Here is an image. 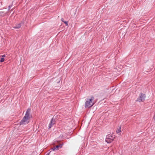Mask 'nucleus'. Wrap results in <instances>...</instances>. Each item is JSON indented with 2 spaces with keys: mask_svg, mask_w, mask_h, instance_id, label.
I'll list each match as a JSON object with an SVG mask.
<instances>
[{
  "mask_svg": "<svg viewBox=\"0 0 155 155\" xmlns=\"http://www.w3.org/2000/svg\"><path fill=\"white\" fill-rule=\"evenodd\" d=\"M55 124V120L53 118L51 119V121L49 125V128H50Z\"/></svg>",
  "mask_w": 155,
  "mask_h": 155,
  "instance_id": "nucleus-4",
  "label": "nucleus"
},
{
  "mask_svg": "<svg viewBox=\"0 0 155 155\" xmlns=\"http://www.w3.org/2000/svg\"><path fill=\"white\" fill-rule=\"evenodd\" d=\"M62 145L61 144L60 145H57L55 147H54V148H53L51 149V150L54 151L55 150H58L59 149V147H62Z\"/></svg>",
  "mask_w": 155,
  "mask_h": 155,
  "instance_id": "nucleus-5",
  "label": "nucleus"
},
{
  "mask_svg": "<svg viewBox=\"0 0 155 155\" xmlns=\"http://www.w3.org/2000/svg\"><path fill=\"white\" fill-rule=\"evenodd\" d=\"M153 118L155 120V112L154 113V114L153 116Z\"/></svg>",
  "mask_w": 155,
  "mask_h": 155,
  "instance_id": "nucleus-13",
  "label": "nucleus"
},
{
  "mask_svg": "<svg viewBox=\"0 0 155 155\" xmlns=\"http://www.w3.org/2000/svg\"><path fill=\"white\" fill-rule=\"evenodd\" d=\"M22 22H21L20 23H19L17 24L15 26L13 27V28L15 29H19L21 26V24L22 23Z\"/></svg>",
  "mask_w": 155,
  "mask_h": 155,
  "instance_id": "nucleus-7",
  "label": "nucleus"
},
{
  "mask_svg": "<svg viewBox=\"0 0 155 155\" xmlns=\"http://www.w3.org/2000/svg\"><path fill=\"white\" fill-rule=\"evenodd\" d=\"M0 57H2V58H5V55L4 54V55H1V56H0Z\"/></svg>",
  "mask_w": 155,
  "mask_h": 155,
  "instance_id": "nucleus-11",
  "label": "nucleus"
},
{
  "mask_svg": "<svg viewBox=\"0 0 155 155\" xmlns=\"http://www.w3.org/2000/svg\"><path fill=\"white\" fill-rule=\"evenodd\" d=\"M121 131V127H120L119 129L117 130L116 132L117 133H119Z\"/></svg>",
  "mask_w": 155,
  "mask_h": 155,
  "instance_id": "nucleus-8",
  "label": "nucleus"
},
{
  "mask_svg": "<svg viewBox=\"0 0 155 155\" xmlns=\"http://www.w3.org/2000/svg\"><path fill=\"white\" fill-rule=\"evenodd\" d=\"M64 22L66 25H68V22L67 21H64Z\"/></svg>",
  "mask_w": 155,
  "mask_h": 155,
  "instance_id": "nucleus-12",
  "label": "nucleus"
},
{
  "mask_svg": "<svg viewBox=\"0 0 155 155\" xmlns=\"http://www.w3.org/2000/svg\"><path fill=\"white\" fill-rule=\"evenodd\" d=\"M5 60V59L4 58H2L1 59V60H0V61L1 62H3Z\"/></svg>",
  "mask_w": 155,
  "mask_h": 155,
  "instance_id": "nucleus-9",
  "label": "nucleus"
},
{
  "mask_svg": "<svg viewBox=\"0 0 155 155\" xmlns=\"http://www.w3.org/2000/svg\"><path fill=\"white\" fill-rule=\"evenodd\" d=\"M113 139L109 137H107L106 139V141L108 143L111 142L113 140Z\"/></svg>",
  "mask_w": 155,
  "mask_h": 155,
  "instance_id": "nucleus-6",
  "label": "nucleus"
},
{
  "mask_svg": "<svg viewBox=\"0 0 155 155\" xmlns=\"http://www.w3.org/2000/svg\"><path fill=\"white\" fill-rule=\"evenodd\" d=\"M146 97L145 95L143 93H141L139 97L137 98V101L139 102H143Z\"/></svg>",
  "mask_w": 155,
  "mask_h": 155,
  "instance_id": "nucleus-3",
  "label": "nucleus"
},
{
  "mask_svg": "<svg viewBox=\"0 0 155 155\" xmlns=\"http://www.w3.org/2000/svg\"><path fill=\"white\" fill-rule=\"evenodd\" d=\"M61 20L63 21V22H64V21H63V18H61Z\"/></svg>",
  "mask_w": 155,
  "mask_h": 155,
  "instance_id": "nucleus-15",
  "label": "nucleus"
},
{
  "mask_svg": "<svg viewBox=\"0 0 155 155\" xmlns=\"http://www.w3.org/2000/svg\"><path fill=\"white\" fill-rule=\"evenodd\" d=\"M30 109L28 108L27 110L25 116L20 122L21 125L25 124L29 122L28 120L30 118Z\"/></svg>",
  "mask_w": 155,
  "mask_h": 155,
  "instance_id": "nucleus-1",
  "label": "nucleus"
},
{
  "mask_svg": "<svg viewBox=\"0 0 155 155\" xmlns=\"http://www.w3.org/2000/svg\"><path fill=\"white\" fill-rule=\"evenodd\" d=\"M51 151H50V152L48 153V154H47L46 155H49V154H50V153H51Z\"/></svg>",
  "mask_w": 155,
  "mask_h": 155,
  "instance_id": "nucleus-14",
  "label": "nucleus"
},
{
  "mask_svg": "<svg viewBox=\"0 0 155 155\" xmlns=\"http://www.w3.org/2000/svg\"><path fill=\"white\" fill-rule=\"evenodd\" d=\"M94 97L91 96L86 99L85 103V108H90L95 104Z\"/></svg>",
  "mask_w": 155,
  "mask_h": 155,
  "instance_id": "nucleus-2",
  "label": "nucleus"
},
{
  "mask_svg": "<svg viewBox=\"0 0 155 155\" xmlns=\"http://www.w3.org/2000/svg\"><path fill=\"white\" fill-rule=\"evenodd\" d=\"M12 7V5H11L9 6L8 7V11H9L10 9Z\"/></svg>",
  "mask_w": 155,
  "mask_h": 155,
  "instance_id": "nucleus-10",
  "label": "nucleus"
}]
</instances>
